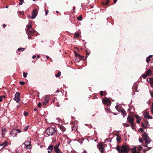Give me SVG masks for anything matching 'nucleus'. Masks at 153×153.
Wrapping results in <instances>:
<instances>
[{"mask_svg": "<svg viewBox=\"0 0 153 153\" xmlns=\"http://www.w3.org/2000/svg\"><path fill=\"white\" fill-rule=\"evenodd\" d=\"M45 133L49 136L55 135L57 133V130L52 127H49L46 129Z\"/></svg>", "mask_w": 153, "mask_h": 153, "instance_id": "obj_1", "label": "nucleus"}, {"mask_svg": "<svg viewBox=\"0 0 153 153\" xmlns=\"http://www.w3.org/2000/svg\"><path fill=\"white\" fill-rule=\"evenodd\" d=\"M142 136L144 140L145 141V144L144 145L145 147H147V145H146V143H149L152 141V140L146 132H144L142 134Z\"/></svg>", "mask_w": 153, "mask_h": 153, "instance_id": "obj_2", "label": "nucleus"}, {"mask_svg": "<svg viewBox=\"0 0 153 153\" xmlns=\"http://www.w3.org/2000/svg\"><path fill=\"white\" fill-rule=\"evenodd\" d=\"M129 151V148L128 145H123L122 146L120 153H128Z\"/></svg>", "mask_w": 153, "mask_h": 153, "instance_id": "obj_3", "label": "nucleus"}, {"mask_svg": "<svg viewBox=\"0 0 153 153\" xmlns=\"http://www.w3.org/2000/svg\"><path fill=\"white\" fill-rule=\"evenodd\" d=\"M27 33L28 35L34 33V30L33 29L32 27V25L30 24L27 25Z\"/></svg>", "mask_w": 153, "mask_h": 153, "instance_id": "obj_4", "label": "nucleus"}, {"mask_svg": "<svg viewBox=\"0 0 153 153\" xmlns=\"http://www.w3.org/2000/svg\"><path fill=\"white\" fill-rule=\"evenodd\" d=\"M22 131L21 130L13 129L10 132V134L13 137H14L17 136L18 133H20Z\"/></svg>", "mask_w": 153, "mask_h": 153, "instance_id": "obj_5", "label": "nucleus"}, {"mask_svg": "<svg viewBox=\"0 0 153 153\" xmlns=\"http://www.w3.org/2000/svg\"><path fill=\"white\" fill-rule=\"evenodd\" d=\"M71 125L72 126H71L72 130L75 131H76L78 128L77 121H75L72 122Z\"/></svg>", "mask_w": 153, "mask_h": 153, "instance_id": "obj_6", "label": "nucleus"}, {"mask_svg": "<svg viewBox=\"0 0 153 153\" xmlns=\"http://www.w3.org/2000/svg\"><path fill=\"white\" fill-rule=\"evenodd\" d=\"M136 148L134 147L131 149L132 153H141L140 151L142 150L143 147L141 146H139L137 149L138 151L137 150Z\"/></svg>", "mask_w": 153, "mask_h": 153, "instance_id": "obj_7", "label": "nucleus"}, {"mask_svg": "<svg viewBox=\"0 0 153 153\" xmlns=\"http://www.w3.org/2000/svg\"><path fill=\"white\" fill-rule=\"evenodd\" d=\"M152 74V71L150 69H149L146 71V73L142 74V76L143 79H146L147 77L149 76Z\"/></svg>", "mask_w": 153, "mask_h": 153, "instance_id": "obj_8", "label": "nucleus"}, {"mask_svg": "<svg viewBox=\"0 0 153 153\" xmlns=\"http://www.w3.org/2000/svg\"><path fill=\"white\" fill-rule=\"evenodd\" d=\"M102 102L107 105L109 106L110 105L111 102L106 97L104 98H103L102 99Z\"/></svg>", "mask_w": 153, "mask_h": 153, "instance_id": "obj_9", "label": "nucleus"}, {"mask_svg": "<svg viewBox=\"0 0 153 153\" xmlns=\"http://www.w3.org/2000/svg\"><path fill=\"white\" fill-rule=\"evenodd\" d=\"M20 94H21L20 93L18 92L16 93L15 95L14 99L17 102H19L20 100Z\"/></svg>", "mask_w": 153, "mask_h": 153, "instance_id": "obj_10", "label": "nucleus"}, {"mask_svg": "<svg viewBox=\"0 0 153 153\" xmlns=\"http://www.w3.org/2000/svg\"><path fill=\"white\" fill-rule=\"evenodd\" d=\"M60 145V143L56 144L54 147V151L56 153H60L61 151L59 149V146Z\"/></svg>", "mask_w": 153, "mask_h": 153, "instance_id": "obj_11", "label": "nucleus"}, {"mask_svg": "<svg viewBox=\"0 0 153 153\" xmlns=\"http://www.w3.org/2000/svg\"><path fill=\"white\" fill-rule=\"evenodd\" d=\"M103 144L101 143H99L97 147L101 153H103L105 150L104 148L103 147Z\"/></svg>", "mask_w": 153, "mask_h": 153, "instance_id": "obj_12", "label": "nucleus"}, {"mask_svg": "<svg viewBox=\"0 0 153 153\" xmlns=\"http://www.w3.org/2000/svg\"><path fill=\"white\" fill-rule=\"evenodd\" d=\"M134 120L132 116L129 115L127 118V121L130 123H134Z\"/></svg>", "mask_w": 153, "mask_h": 153, "instance_id": "obj_13", "label": "nucleus"}, {"mask_svg": "<svg viewBox=\"0 0 153 153\" xmlns=\"http://www.w3.org/2000/svg\"><path fill=\"white\" fill-rule=\"evenodd\" d=\"M32 15L31 18L32 19H34L37 15V11L36 9H34L31 13Z\"/></svg>", "mask_w": 153, "mask_h": 153, "instance_id": "obj_14", "label": "nucleus"}, {"mask_svg": "<svg viewBox=\"0 0 153 153\" xmlns=\"http://www.w3.org/2000/svg\"><path fill=\"white\" fill-rule=\"evenodd\" d=\"M118 111L119 112L120 111L121 113V114L124 117H125L126 114L125 111L123 109L120 108L119 109V110H118Z\"/></svg>", "mask_w": 153, "mask_h": 153, "instance_id": "obj_15", "label": "nucleus"}, {"mask_svg": "<svg viewBox=\"0 0 153 153\" xmlns=\"http://www.w3.org/2000/svg\"><path fill=\"white\" fill-rule=\"evenodd\" d=\"M74 54L75 55V57L74 58L76 57H79V58H81V60H83L84 57L83 56H81L78 53L75 51H74Z\"/></svg>", "mask_w": 153, "mask_h": 153, "instance_id": "obj_16", "label": "nucleus"}, {"mask_svg": "<svg viewBox=\"0 0 153 153\" xmlns=\"http://www.w3.org/2000/svg\"><path fill=\"white\" fill-rule=\"evenodd\" d=\"M48 100H49V98L48 97H45V101L43 102V105L44 106L46 105L48 103V102L49 101Z\"/></svg>", "mask_w": 153, "mask_h": 153, "instance_id": "obj_17", "label": "nucleus"}, {"mask_svg": "<svg viewBox=\"0 0 153 153\" xmlns=\"http://www.w3.org/2000/svg\"><path fill=\"white\" fill-rule=\"evenodd\" d=\"M53 149H54L53 146L51 145L49 146L47 149L48 150H51V151L48 150V153H51L52 152Z\"/></svg>", "mask_w": 153, "mask_h": 153, "instance_id": "obj_18", "label": "nucleus"}, {"mask_svg": "<svg viewBox=\"0 0 153 153\" xmlns=\"http://www.w3.org/2000/svg\"><path fill=\"white\" fill-rule=\"evenodd\" d=\"M7 128H2V133H1V135L3 137H4L5 133L6 131H7L6 130Z\"/></svg>", "mask_w": 153, "mask_h": 153, "instance_id": "obj_19", "label": "nucleus"}, {"mask_svg": "<svg viewBox=\"0 0 153 153\" xmlns=\"http://www.w3.org/2000/svg\"><path fill=\"white\" fill-rule=\"evenodd\" d=\"M8 144V142L7 141L4 142L0 144V146H3L2 148L5 147Z\"/></svg>", "mask_w": 153, "mask_h": 153, "instance_id": "obj_20", "label": "nucleus"}, {"mask_svg": "<svg viewBox=\"0 0 153 153\" xmlns=\"http://www.w3.org/2000/svg\"><path fill=\"white\" fill-rule=\"evenodd\" d=\"M24 147L27 149H30L32 148V145H24Z\"/></svg>", "mask_w": 153, "mask_h": 153, "instance_id": "obj_21", "label": "nucleus"}, {"mask_svg": "<svg viewBox=\"0 0 153 153\" xmlns=\"http://www.w3.org/2000/svg\"><path fill=\"white\" fill-rule=\"evenodd\" d=\"M110 0H105V1L102 2V4L103 5H107L108 4Z\"/></svg>", "mask_w": 153, "mask_h": 153, "instance_id": "obj_22", "label": "nucleus"}, {"mask_svg": "<svg viewBox=\"0 0 153 153\" xmlns=\"http://www.w3.org/2000/svg\"><path fill=\"white\" fill-rule=\"evenodd\" d=\"M31 143L29 141H25L22 145V147L23 145H31Z\"/></svg>", "mask_w": 153, "mask_h": 153, "instance_id": "obj_23", "label": "nucleus"}, {"mask_svg": "<svg viewBox=\"0 0 153 153\" xmlns=\"http://www.w3.org/2000/svg\"><path fill=\"white\" fill-rule=\"evenodd\" d=\"M149 82L150 84L151 87H153V77L150 78L149 80Z\"/></svg>", "mask_w": 153, "mask_h": 153, "instance_id": "obj_24", "label": "nucleus"}, {"mask_svg": "<svg viewBox=\"0 0 153 153\" xmlns=\"http://www.w3.org/2000/svg\"><path fill=\"white\" fill-rule=\"evenodd\" d=\"M59 128L62 131L64 132L66 130V128L64 127V126L62 125L60 126H59Z\"/></svg>", "mask_w": 153, "mask_h": 153, "instance_id": "obj_25", "label": "nucleus"}, {"mask_svg": "<svg viewBox=\"0 0 153 153\" xmlns=\"http://www.w3.org/2000/svg\"><path fill=\"white\" fill-rule=\"evenodd\" d=\"M116 149L120 153L121 150V147L120 146H117L116 147Z\"/></svg>", "mask_w": 153, "mask_h": 153, "instance_id": "obj_26", "label": "nucleus"}, {"mask_svg": "<svg viewBox=\"0 0 153 153\" xmlns=\"http://www.w3.org/2000/svg\"><path fill=\"white\" fill-rule=\"evenodd\" d=\"M152 56L151 55L149 56L148 57H147L146 59V61L148 63L150 61V59L151 58Z\"/></svg>", "mask_w": 153, "mask_h": 153, "instance_id": "obj_27", "label": "nucleus"}, {"mask_svg": "<svg viewBox=\"0 0 153 153\" xmlns=\"http://www.w3.org/2000/svg\"><path fill=\"white\" fill-rule=\"evenodd\" d=\"M75 61L76 62H79L80 61L81 59V58H79V57H76L75 58Z\"/></svg>", "mask_w": 153, "mask_h": 153, "instance_id": "obj_28", "label": "nucleus"}, {"mask_svg": "<svg viewBox=\"0 0 153 153\" xmlns=\"http://www.w3.org/2000/svg\"><path fill=\"white\" fill-rule=\"evenodd\" d=\"M149 115V112H146L144 114V116L146 118H147Z\"/></svg>", "mask_w": 153, "mask_h": 153, "instance_id": "obj_29", "label": "nucleus"}, {"mask_svg": "<svg viewBox=\"0 0 153 153\" xmlns=\"http://www.w3.org/2000/svg\"><path fill=\"white\" fill-rule=\"evenodd\" d=\"M121 139V137L120 136H117V142L118 143H120V140Z\"/></svg>", "mask_w": 153, "mask_h": 153, "instance_id": "obj_30", "label": "nucleus"}, {"mask_svg": "<svg viewBox=\"0 0 153 153\" xmlns=\"http://www.w3.org/2000/svg\"><path fill=\"white\" fill-rule=\"evenodd\" d=\"M25 50V49L24 48H18V49L17 50V51L19 52L20 51H24Z\"/></svg>", "mask_w": 153, "mask_h": 153, "instance_id": "obj_31", "label": "nucleus"}, {"mask_svg": "<svg viewBox=\"0 0 153 153\" xmlns=\"http://www.w3.org/2000/svg\"><path fill=\"white\" fill-rule=\"evenodd\" d=\"M135 117L138 120H141L142 119V118L140 117L138 115H136L135 116Z\"/></svg>", "mask_w": 153, "mask_h": 153, "instance_id": "obj_32", "label": "nucleus"}, {"mask_svg": "<svg viewBox=\"0 0 153 153\" xmlns=\"http://www.w3.org/2000/svg\"><path fill=\"white\" fill-rule=\"evenodd\" d=\"M77 19L79 21H81L82 20V15H80L77 18Z\"/></svg>", "mask_w": 153, "mask_h": 153, "instance_id": "obj_33", "label": "nucleus"}, {"mask_svg": "<svg viewBox=\"0 0 153 153\" xmlns=\"http://www.w3.org/2000/svg\"><path fill=\"white\" fill-rule=\"evenodd\" d=\"M61 72L59 71L57 74H56L55 76L56 77H59L60 76Z\"/></svg>", "mask_w": 153, "mask_h": 153, "instance_id": "obj_34", "label": "nucleus"}, {"mask_svg": "<svg viewBox=\"0 0 153 153\" xmlns=\"http://www.w3.org/2000/svg\"><path fill=\"white\" fill-rule=\"evenodd\" d=\"M29 127V126H25L23 129V131H27Z\"/></svg>", "mask_w": 153, "mask_h": 153, "instance_id": "obj_35", "label": "nucleus"}, {"mask_svg": "<svg viewBox=\"0 0 153 153\" xmlns=\"http://www.w3.org/2000/svg\"><path fill=\"white\" fill-rule=\"evenodd\" d=\"M74 37L76 38H77L79 37V34L78 33H76L74 34Z\"/></svg>", "mask_w": 153, "mask_h": 153, "instance_id": "obj_36", "label": "nucleus"}, {"mask_svg": "<svg viewBox=\"0 0 153 153\" xmlns=\"http://www.w3.org/2000/svg\"><path fill=\"white\" fill-rule=\"evenodd\" d=\"M130 124H131V128L133 129H135V127L134 126V123H130Z\"/></svg>", "mask_w": 153, "mask_h": 153, "instance_id": "obj_37", "label": "nucleus"}, {"mask_svg": "<svg viewBox=\"0 0 153 153\" xmlns=\"http://www.w3.org/2000/svg\"><path fill=\"white\" fill-rule=\"evenodd\" d=\"M142 127L145 129H146L148 127L147 126H145L143 123H142L141 124Z\"/></svg>", "mask_w": 153, "mask_h": 153, "instance_id": "obj_38", "label": "nucleus"}, {"mask_svg": "<svg viewBox=\"0 0 153 153\" xmlns=\"http://www.w3.org/2000/svg\"><path fill=\"white\" fill-rule=\"evenodd\" d=\"M27 73H26L25 72H23V76L24 78H26L27 77Z\"/></svg>", "mask_w": 153, "mask_h": 153, "instance_id": "obj_39", "label": "nucleus"}, {"mask_svg": "<svg viewBox=\"0 0 153 153\" xmlns=\"http://www.w3.org/2000/svg\"><path fill=\"white\" fill-rule=\"evenodd\" d=\"M28 114V113L27 112L24 111V115L25 116H27Z\"/></svg>", "mask_w": 153, "mask_h": 153, "instance_id": "obj_40", "label": "nucleus"}, {"mask_svg": "<svg viewBox=\"0 0 153 153\" xmlns=\"http://www.w3.org/2000/svg\"><path fill=\"white\" fill-rule=\"evenodd\" d=\"M123 126L125 127H127L129 126V125L126 123H123Z\"/></svg>", "mask_w": 153, "mask_h": 153, "instance_id": "obj_41", "label": "nucleus"}, {"mask_svg": "<svg viewBox=\"0 0 153 153\" xmlns=\"http://www.w3.org/2000/svg\"><path fill=\"white\" fill-rule=\"evenodd\" d=\"M42 104L41 102H39L37 106L39 108H41V107Z\"/></svg>", "mask_w": 153, "mask_h": 153, "instance_id": "obj_42", "label": "nucleus"}, {"mask_svg": "<svg viewBox=\"0 0 153 153\" xmlns=\"http://www.w3.org/2000/svg\"><path fill=\"white\" fill-rule=\"evenodd\" d=\"M86 56H85V58L86 59L88 55H89L90 54V53H88V51H86Z\"/></svg>", "mask_w": 153, "mask_h": 153, "instance_id": "obj_43", "label": "nucleus"}, {"mask_svg": "<svg viewBox=\"0 0 153 153\" xmlns=\"http://www.w3.org/2000/svg\"><path fill=\"white\" fill-rule=\"evenodd\" d=\"M104 92L103 91H100V95L101 96H103Z\"/></svg>", "mask_w": 153, "mask_h": 153, "instance_id": "obj_44", "label": "nucleus"}, {"mask_svg": "<svg viewBox=\"0 0 153 153\" xmlns=\"http://www.w3.org/2000/svg\"><path fill=\"white\" fill-rule=\"evenodd\" d=\"M147 118H148L149 119H151L153 118V117L152 116H150L149 115L147 117Z\"/></svg>", "mask_w": 153, "mask_h": 153, "instance_id": "obj_45", "label": "nucleus"}, {"mask_svg": "<svg viewBox=\"0 0 153 153\" xmlns=\"http://www.w3.org/2000/svg\"><path fill=\"white\" fill-rule=\"evenodd\" d=\"M19 83L22 85H23L25 84V82H19Z\"/></svg>", "mask_w": 153, "mask_h": 153, "instance_id": "obj_46", "label": "nucleus"}, {"mask_svg": "<svg viewBox=\"0 0 153 153\" xmlns=\"http://www.w3.org/2000/svg\"><path fill=\"white\" fill-rule=\"evenodd\" d=\"M139 141L141 143H143V140L142 138H140L139 139Z\"/></svg>", "mask_w": 153, "mask_h": 153, "instance_id": "obj_47", "label": "nucleus"}, {"mask_svg": "<svg viewBox=\"0 0 153 153\" xmlns=\"http://www.w3.org/2000/svg\"><path fill=\"white\" fill-rule=\"evenodd\" d=\"M139 130L142 132H144L143 129V128H140Z\"/></svg>", "mask_w": 153, "mask_h": 153, "instance_id": "obj_48", "label": "nucleus"}, {"mask_svg": "<svg viewBox=\"0 0 153 153\" xmlns=\"http://www.w3.org/2000/svg\"><path fill=\"white\" fill-rule=\"evenodd\" d=\"M144 120L146 122V124L147 125H149V123L148 121L147 120Z\"/></svg>", "mask_w": 153, "mask_h": 153, "instance_id": "obj_49", "label": "nucleus"}, {"mask_svg": "<svg viewBox=\"0 0 153 153\" xmlns=\"http://www.w3.org/2000/svg\"><path fill=\"white\" fill-rule=\"evenodd\" d=\"M23 2H20L19 3V5H22V4Z\"/></svg>", "mask_w": 153, "mask_h": 153, "instance_id": "obj_50", "label": "nucleus"}, {"mask_svg": "<svg viewBox=\"0 0 153 153\" xmlns=\"http://www.w3.org/2000/svg\"><path fill=\"white\" fill-rule=\"evenodd\" d=\"M134 90L136 91H137V87H134Z\"/></svg>", "mask_w": 153, "mask_h": 153, "instance_id": "obj_51", "label": "nucleus"}, {"mask_svg": "<svg viewBox=\"0 0 153 153\" xmlns=\"http://www.w3.org/2000/svg\"><path fill=\"white\" fill-rule=\"evenodd\" d=\"M152 149V147H149L148 148H147V149L146 150L147 151L149 150H150V149Z\"/></svg>", "mask_w": 153, "mask_h": 153, "instance_id": "obj_52", "label": "nucleus"}, {"mask_svg": "<svg viewBox=\"0 0 153 153\" xmlns=\"http://www.w3.org/2000/svg\"><path fill=\"white\" fill-rule=\"evenodd\" d=\"M118 105H117L116 106V107H115V108H116V109L117 110H118Z\"/></svg>", "mask_w": 153, "mask_h": 153, "instance_id": "obj_53", "label": "nucleus"}, {"mask_svg": "<svg viewBox=\"0 0 153 153\" xmlns=\"http://www.w3.org/2000/svg\"><path fill=\"white\" fill-rule=\"evenodd\" d=\"M2 100V98L1 97H0V102H1Z\"/></svg>", "mask_w": 153, "mask_h": 153, "instance_id": "obj_54", "label": "nucleus"}, {"mask_svg": "<svg viewBox=\"0 0 153 153\" xmlns=\"http://www.w3.org/2000/svg\"><path fill=\"white\" fill-rule=\"evenodd\" d=\"M45 15H46L48 14V11H46L45 12Z\"/></svg>", "mask_w": 153, "mask_h": 153, "instance_id": "obj_55", "label": "nucleus"}, {"mask_svg": "<svg viewBox=\"0 0 153 153\" xmlns=\"http://www.w3.org/2000/svg\"><path fill=\"white\" fill-rule=\"evenodd\" d=\"M117 0H113L114 3L115 4L117 2Z\"/></svg>", "mask_w": 153, "mask_h": 153, "instance_id": "obj_56", "label": "nucleus"}, {"mask_svg": "<svg viewBox=\"0 0 153 153\" xmlns=\"http://www.w3.org/2000/svg\"><path fill=\"white\" fill-rule=\"evenodd\" d=\"M3 26L4 28H5L6 26V25L5 24H4L3 25Z\"/></svg>", "mask_w": 153, "mask_h": 153, "instance_id": "obj_57", "label": "nucleus"}, {"mask_svg": "<svg viewBox=\"0 0 153 153\" xmlns=\"http://www.w3.org/2000/svg\"><path fill=\"white\" fill-rule=\"evenodd\" d=\"M151 95L152 97H153V91L152 92V93L151 94Z\"/></svg>", "mask_w": 153, "mask_h": 153, "instance_id": "obj_58", "label": "nucleus"}, {"mask_svg": "<svg viewBox=\"0 0 153 153\" xmlns=\"http://www.w3.org/2000/svg\"><path fill=\"white\" fill-rule=\"evenodd\" d=\"M36 57V56L35 55H34L32 57V58L33 59H35Z\"/></svg>", "mask_w": 153, "mask_h": 153, "instance_id": "obj_59", "label": "nucleus"}, {"mask_svg": "<svg viewBox=\"0 0 153 153\" xmlns=\"http://www.w3.org/2000/svg\"><path fill=\"white\" fill-rule=\"evenodd\" d=\"M140 120H137V122L138 123H140Z\"/></svg>", "mask_w": 153, "mask_h": 153, "instance_id": "obj_60", "label": "nucleus"}, {"mask_svg": "<svg viewBox=\"0 0 153 153\" xmlns=\"http://www.w3.org/2000/svg\"><path fill=\"white\" fill-rule=\"evenodd\" d=\"M33 110H34V111H37V108H35L34 109H33Z\"/></svg>", "mask_w": 153, "mask_h": 153, "instance_id": "obj_61", "label": "nucleus"}, {"mask_svg": "<svg viewBox=\"0 0 153 153\" xmlns=\"http://www.w3.org/2000/svg\"><path fill=\"white\" fill-rule=\"evenodd\" d=\"M150 78H148L147 79V81H148V82H149V80Z\"/></svg>", "mask_w": 153, "mask_h": 153, "instance_id": "obj_62", "label": "nucleus"}, {"mask_svg": "<svg viewBox=\"0 0 153 153\" xmlns=\"http://www.w3.org/2000/svg\"><path fill=\"white\" fill-rule=\"evenodd\" d=\"M151 112L153 114V109H151Z\"/></svg>", "mask_w": 153, "mask_h": 153, "instance_id": "obj_63", "label": "nucleus"}, {"mask_svg": "<svg viewBox=\"0 0 153 153\" xmlns=\"http://www.w3.org/2000/svg\"><path fill=\"white\" fill-rule=\"evenodd\" d=\"M151 109H153V103L152 104Z\"/></svg>", "mask_w": 153, "mask_h": 153, "instance_id": "obj_64", "label": "nucleus"}]
</instances>
